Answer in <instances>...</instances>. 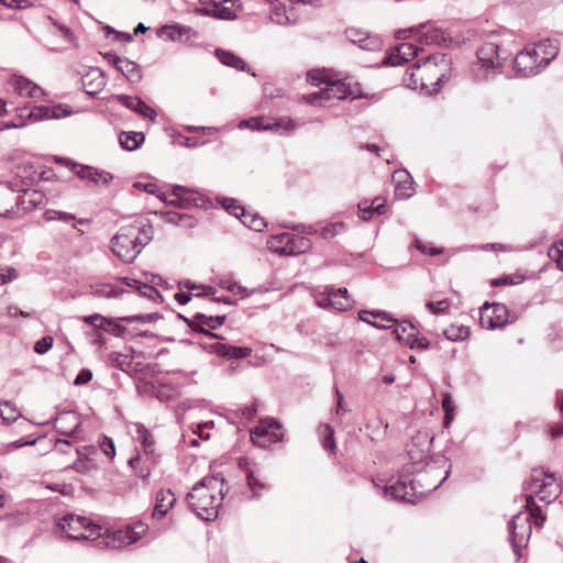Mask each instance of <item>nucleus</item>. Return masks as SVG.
Here are the masks:
<instances>
[{
  "mask_svg": "<svg viewBox=\"0 0 563 563\" xmlns=\"http://www.w3.org/2000/svg\"><path fill=\"white\" fill-rule=\"evenodd\" d=\"M297 124L294 120L287 119L286 121H279L274 124L260 125L257 119H249L243 120L240 123V128H251L253 130H284L285 132H290L296 129Z\"/></svg>",
  "mask_w": 563,
  "mask_h": 563,
  "instance_id": "36",
  "label": "nucleus"
},
{
  "mask_svg": "<svg viewBox=\"0 0 563 563\" xmlns=\"http://www.w3.org/2000/svg\"><path fill=\"white\" fill-rule=\"evenodd\" d=\"M419 48L411 43H401L396 47V52L390 54L384 60L385 65L399 66L418 55Z\"/></svg>",
  "mask_w": 563,
  "mask_h": 563,
  "instance_id": "31",
  "label": "nucleus"
},
{
  "mask_svg": "<svg viewBox=\"0 0 563 563\" xmlns=\"http://www.w3.org/2000/svg\"><path fill=\"white\" fill-rule=\"evenodd\" d=\"M216 55L219 58L220 63L228 67H232L236 70H242V71L250 70L247 64L241 57L233 54L232 52L218 48L216 51Z\"/></svg>",
  "mask_w": 563,
  "mask_h": 563,
  "instance_id": "37",
  "label": "nucleus"
},
{
  "mask_svg": "<svg viewBox=\"0 0 563 563\" xmlns=\"http://www.w3.org/2000/svg\"><path fill=\"white\" fill-rule=\"evenodd\" d=\"M58 528L70 540H88L98 536L99 527L90 519L81 516L68 515L59 519Z\"/></svg>",
  "mask_w": 563,
  "mask_h": 563,
  "instance_id": "7",
  "label": "nucleus"
},
{
  "mask_svg": "<svg viewBox=\"0 0 563 563\" xmlns=\"http://www.w3.org/2000/svg\"><path fill=\"white\" fill-rule=\"evenodd\" d=\"M335 396H336L335 415L343 416L349 411V409L344 402V396L338 388H335Z\"/></svg>",
  "mask_w": 563,
  "mask_h": 563,
  "instance_id": "62",
  "label": "nucleus"
},
{
  "mask_svg": "<svg viewBox=\"0 0 563 563\" xmlns=\"http://www.w3.org/2000/svg\"><path fill=\"white\" fill-rule=\"evenodd\" d=\"M20 119L27 122H38L47 119H60L71 114V109L64 104L36 106L26 112V108L20 110Z\"/></svg>",
  "mask_w": 563,
  "mask_h": 563,
  "instance_id": "15",
  "label": "nucleus"
},
{
  "mask_svg": "<svg viewBox=\"0 0 563 563\" xmlns=\"http://www.w3.org/2000/svg\"><path fill=\"white\" fill-rule=\"evenodd\" d=\"M0 217L21 218L20 181L0 184Z\"/></svg>",
  "mask_w": 563,
  "mask_h": 563,
  "instance_id": "10",
  "label": "nucleus"
},
{
  "mask_svg": "<svg viewBox=\"0 0 563 563\" xmlns=\"http://www.w3.org/2000/svg\"><path fill=\"white\" fill-rule=\"evenodd\" d=\"M168 222L188 228L195 225V220L192 219V217L186 213H170L168 216Z\"/></svg>",
  "mask_w": 563,
  "mask_h": 563,
  "instance_id": "50",
  "label": "nucleus"
},
{
  "mask_svg": "<svg viewBox=\"0 0 563 563\" xmlns=\"http://www.w3.org/2000/svg\"><path fill=\"white\" fill-rule=\"evenodd\" d=\"M441 64L443 66V69L445 70L449 66V62L446 60V56L444 54L440 55H429L426 57L422 63L417 62L413 67L417 70H420L422 68V74L418 77L416 73H411L410 78L412 82L417 86L418 80L421 81V86H428L426 80L431 79L430 77L435 75L437 68Z\"/></svg>",
  "mask_w": 563,
  "mask_h": 563,
  "instance_id": "18",
  "label": "nucleus"
},
{
  "mask_svg": "<svg viewBox=\"0 0 563 563\" xmlns=\"http://www.w3.org/2000/svg\"><path fill=\"white\" fill-rule=\"evenodd\" d=\"M147 529V525L143 522H136L125 531L124 538L128 543H135L146 533Z\"/></svg>",
  "mask_w": 563,
  "mask_h": 563,
  "instance_id": "46",
  "label": "nucleus"
},
{
  "mask_svg": "<svg viewBox=\"0 0 563 563\" xmlns=\"http://www.w3.org/2000/svg\"><path fill=\"white\" fill-rule=\"evenodd\" d=\"M549 255L555 258L558 267L563 271V242L558 247L551 249Z\"/></svg>",
  "mask_w": 563,
  "mask_h": 563,
  "instance_id": "63",
  "label": "nucleus"
},
{
  "mask_svg": "<svg viewBox=\"0 0 563 563\" xmlns=\"http://www.w3.org/2000/svg\"><path fill=\"white\" fill-rule=\"evenodd\" d=\"M426 306L432 313L438 314L448 311L450 302L446 299H443L439 301H428Z\"/></svg>",
  "mask_w": 563,
  "mask_h": 563,
  "instance_id": "54",
  "label": "nucleus"
},
{
  "mask_svg": "<svg viewBox=\"0 0 563 563\" xmlns=\"http://www.w3.org/2000/svg\"><path fill=\"white\" fill-rule=\"evenodd\" d=\"M44 218L46 221H63L65 223H71L73 228H76V223L82 224L88 223V219H76L75 214L65 212V211H57V210H47L44 213Z\"/></svg>",
  "mask_w": 563,
  "mask_h": 563,
  "instance_id": "41",
  "label": "nucleus"
},
{
  "mask_svg": "<svg viewBox=\"0 0 563 563\" xmlns=\"http://www.w3.org/2000/svg\"><path fill=\"white\" fill-rule=\"evenodd\" d=\"M432 442L433 435L428 429L419 430L411 437V441L407 445V452L412 465L426 462L429 457Z\"/></svg>",
  "mask_w": 563,
  "mask_h": 563,
  "instance_id": "14",
  "label": "nucleus"
},
{
  "mask_svg": "<svg viewBox=\"0 0 563 563\" xmlns=\"http://www.w3.org/2000/svg\"><path fill=\"white\" fill-rule=\"evenodd\" d=\"M422 30H424L422 32V37H421V42L429 45V44H443V43H446L448 40H450V35L446 34L445 31H443L442 29L435 26V25H432L430 23H423V24H420L418 27H411V29H408V30H401L398 32L397 34V37L398 38H405L406 37V33H411V32H421Z\"/></svg>",
  "mask_w": 563,
  "mask_h": 563,
  "instance_id": "19",
  "label": "nucleus"
},
{
  "mask_svg": "<svg viewBox=\"0 0 563 563\" xmlns=\"http://www.w3.org/2000/svg\"><path fill=\"white\" fill-rule=\"evenodd\" d=\"M157 36L165 41L185 42L190 37H197L198 32L190 26L181 25L178 23L166 24L157 30Z\"/></svg>",
  "mask_w": 563,
  "mask_h": 563,
  "instance_id": "21",
  "label": "nucleus"
},
{
  "mask_svg": "<svg viewBox=\"0 0 563 563\" xmlns=\"http://www.w3.org/2000/svg\"><path fill=\"white\" fill-rule=\"evenodd\" d=\"M409 479V474L405 471L396 483L385 487V494L390 495L394 499L411 501L412 497L418 494H412V490H410Z\"/></svg>",
  "mask_w": 563,
  "mask_h": 563,
  "instance_id": "26",
  "label": "nucleus"
},
{
  "mask_svg": "<svg viewBox=\"0 0 563 563\" xmlns=\"http://www.w3.org/2000/svg\"><path fill=\"white\" fill-rule=\"evenodd\" d=\"M57 423L59 424L58 431L62 434L73 435L77 432L80 423L77 421L76 416L73 412H64L57 419Z\"/></svg>",
  "mask_w": 563,
  "mask_h": 563,
  "instance_id": "39",
  "label": "nucleus"
},
{
  "mask_svg": "<svg viewBox=\"0 0 563 563\" xmlns=\"http://www.w3.org/2000/svg\"><path fill=\"white\" fill-rule=\"evenodd\" d=\"M113 99L118 100L124 107L136 112L137 114L142 115L143 118L150 119L151 121H154L157 117L156 111L152 107L146 104L139 97H132V96H128V95H115V96H113Z\"/></svg>",
  "mask_w": 563,
  "mask_h": 563,
  "instance_id": "24",
  "label": "nucleus"
},
{
  "mask_svg": "<svg viewBox=\"0 0 563 563\" xmlns=\"http://www.w3.org/2000/svg\"><path fill=\"white\" fill-rule=\"evenodd\" d=\"M282 439V426L273 419L261 420V422L251 430L252 442L261 448L277 443Z\"/></svg>",
  "mask_w": 563,
  "mask_h": 563,
  "instance_id": "13",
  "label": "nucleus"
},
{
  "mask_svg": "<svg viewBox=\"0 0 563 563\" xmlns=\"http://www.w3.org/2000/svg\"><path fill=\"white\" fill-rule=\"evenodd\" d=\"M227 319L225 314L222 316H206L205 313L197 312L196 320L201 321L210 331L220 328Z\"/></svg>",
  "mask_w": 563,
  "mask_h": 563,
  "instance_id": "47",
  "label": "nucleus"
},
{
  "mask_svg": "<svg viewBox=\"0 0 563 563\" xmlns=\"http://www.w3.org/2000/svg\"><path fill=\"white\" fill-rule=\"evenodd\" d=\"M532 49L541 63V66L545 68L556 57L560 48L558 41L545 38L537 43Z\"/></svg>",
  "mask_w": 563,
  "mask_h": 563,
  "instance_id": "27",
  "label": "nucleus"
},
{
  "mask_svg": "<svg viewBox=\"0 0 563 563\" xmlns=\"http://www.w3.org/2000/svg\"><path fill=\"white\" fill-rule=\"evenodd\" d=\"M221 203L230 214L234 216L238 219H241V217L244 214L245 208L239 205V202L235 199L223 198Z\"/></svg>",
  "mask_w": 563,
  "mask_h": 563,
  "instance_id": "48",
  "label": "nucleus"
},
{
  "mask_svg": "<svg viewBox=\"0 0 563 563\" xmlns=\"http://www.w3.org/2000/svg\"><path fill=\"white\" fill-rule=\"evenodd\" d=\"M514 69L522 78L537 76L544 68L541 66L532 47H526L514 59Z\"/></svg>",
  "mask_w": 563,
  "mask_h": 563,
  "instance_id": "17",
  "label": "nucleus"
},
{
  "mask_svg": "<svg viewBox=\"0 0 563 563\" xmlns=\"http://www.w3.org/2000/svg\"><path fill=\"white\" fill-rule=\"evenodd\" d=\"M394 333L399 341L408 344L410 341H412V336L418 335V330L411 322L401 321L396 323Z\"/></svg>",
  "mask_w": 563,
  "mask_h": 563,
  "instance_id": "42",
  "label": "nucleus"
},
{
  "mask_svg": "<svg viewBox=\"0 0 563 563\" xmlns=\"http://www.w3.org/2000/svg\"><path fill=\"white\" fill-rule=\"evenodd\" d=\"M408 345L410 349L427 350L430 346V341L424 336L418 338V335H415Z\"/></svg>",
  "mask_w": 563,
  "mask_h": 563,
  "instance_id": "61",
  "label": "nucleus"
},
{
  "mask_svg": "<svg viewBox=\"0 0 563 563\" xmlns=\"http://www.w3.org/2000/svg\"><path fill=\"white\" fill-rule=\"evenodd\" d=\"M0 417L4 422L11 423L21 417V412L12 402L0 401Z\"/></svg>",
  "mask_w": 563,
  "mask_h": 563,
  "instance_id": "44",
  "label": "nucleus"
},
{
  "mask_svg": "<svg viewBox=\"0 0 563 563\" xmlns=\"http://www.w3.org/2000/svg\"><path fill=\"white\" fill-rule=\"evenodd\" d=\"M324 430L327 432L324 439H323V448L325 450H330L331 452H333L335 450V441H334V430L330 427V426H324Z\"/></svg>",
  "mask_w": 563,
  "mask_h": 563,
  "instance_id": "57",
  "label": "nucleus"
},
{
  "mask_svg": "<svg viewBox=\"0 0 563 563\" xmlns=\"http://www.w3.org/2000/svg\"><path fill=\"white\" fill-rule=\"evenodd\" d=\"M325 100H330L332 98L342 100L346 98L354 99H372L377 101L379 99L378 95H368L363 91L362 85L353 80L351 77H345L343 79H331L327 82V87H324Z\"/></svg>",
  "mask_w": 563,
  "mask_h": 563,
  "instance_id": "6",
  "label": "nucleus"
},
{
  "mask_svg": "<svg viewBox=\"0 0 563 563\" xmlns=\"http://www.w3.org/2000/svg\"><path fill=\"white\" fill-rule=\"evenodd\" d=\"M10 84L14 91L21 97L38 99L44 96V91L38 85L23 76H12Z\"/></svg>",
  "mask_w": 563,
  "mask_h": 563,
  "instance_id": "25",
  "label": "nucleus"
},
{
  "mask_svg": "<svg viewBox=\"0 0 563 563\" xmlns=\"http://www.w3.org/2000/svg\"><path fill=\"white\" fill-rule=\"evenodd\" d=\"M53 346V338L47 335L38 340L34 344V352L37 354H44L49 351Z\"/></svg>",
  "mask_w": 563,
  "mask_h": 563,
  "instance_id": "55",
  "label": "nucleus"
},
{
  "mask_svg": "<svg viewBox=\"0 0 563 563\" xmlns=\"http://www.w3.org/2000/svg\"><path fill=\"white\" fill-rule=\"evenodd\" d=\"M247 485L250 489L253 492L254 496H257L258 489H268V485L262 481L261 476L256 474L254 471H250L247 473Z\"/></svg>",
  "mask_w": 563,
  "mask_h": 563,
  "instance_id": "49",
  "label": "nucleus"
},
{
  "mask_svg": "<svg viewBox=\"0 0 563 563\" xmlns=\"http://www.w3.org/2000/svg\"><path fill=\"white\" fill-rule=\"evenodd\" d=\"M510 322L508 308L498 302H485L479 310V324L488 330L504 328Z\"/></svg>",
  "mask_w": 563,
  "mask_h": 563,
  "instance_id": "12",
  "label": "nucleus"
},
{
  "mask_svg": "<svg viewBox=\"0 0 563 563\" xmlns=\"http://www.w3.org/2000/svg\"><path fill=\"white\" fill-rule=\"evenodd\" d=\"M345 34L351 43L358 45L362 49L376 51L380 46V41L375 36H371L365 31L358 29H349L346 30Z\"/></svg>",
  "mask_w": 563,
  "mask_h": 563,
  "instance_id": "30",
  "label": "nucleus"
},
{
  "mask_svg": "<svg viewBox=\"0 0 563 563\" xmlns=\"http://www.w3.org/2000/svg\"><path fill=\"white\" fill-rule=\"evenodd\" d=\"M125 292L114 284H96L91 286V295L99 298H117Z\"/></svg>",
  "mask_w": 563,
  "mask_h": 563,
  "instance_id": "40",
  "label": "nucleus"
},
{
  "mask_svg": "<svg viewBox=\"0 0 563 563\" xmlns=\"http://www.w3.org/2000/svg\"><path fill=\"white\" fill-rule=\"evenodd\" d=\"M137 290H139V292L142 296L147 297L150 299H155V297L162 298V296L158 292V290L156 288H154L153 286L147 285V284L141 283V285H139V289Z\"/></svg>",
  "mask_w": 563,
  "mask_h": 563,
  "instance_id": "59",
  "label": "nucleus"
},
{
  "mask_svg": "<svg viewBox=\"0 0 563 563\" xmlns=\"http://www.w3.org/2000/svg\"><path fill=\"white\" fill-rule=\"evenodd\" d=\"M98 442L104 455L112 460L115 456V446L113 440L107 435H101Z\"/></svg>",
  "mask_w": 563,
  "mask_h": 563,
  "instance_id": "51",
  "label": "nucleus"
},
{
  "mask_svg": "<svg viewBox=\"0 0 563 563\" xmlns=\"http://www.w3.org/2000/svg\"><path fill=\"white\" fill-rule=\"evenodd\" d=\"M406 472L409 475L413 474V477L409 479L410 490H412V494L420 496L437 489L451 473L450 470H446L442 476L435 463H426L424 470L416 468L415 465L411 464V466L406 467Z\"/></svg>",
  "mask_w": 563,
  "mask_h": 563,
  "instance_id": "4",
  "label": "nucleus"
},
{
  "mask_svg": "<svg viewBox=\"0 0 563 563\" xmlns=\"http://www.w3.org/2000/svg\"><path fill=\"white\" fill-rule=\"evenodd\" d=\"M317 303L322 308H333L338 311H345L351 307L349 296H342L335 292L333 287H327L323 292L317 297Z\"/></svg>",
  "mask_w": 563,
  "mask_h": 563,
  "instance_id": "23",
  "label": "nucleus"
},
{
  "mask_svg": "<svg viewBox=\"0 0 563 563\" xmlns=\"http://www.w3.org/2000/svg\"><path fill=\"white\" fill-rule=\"evenodd\" d=\"M476 55L481 67L486 71V77L489 73H495L496 69L501 68L510 56L507 51L500 48L497 42L493 41L484 42L477 48Z\"/></svg>",
  "mask_w": 563,
  "mask_h": 563,
  "instance_id": "8",
  "label": "nucleus"
},
{
  "mask_svg": "<svg viewBox=\"0 0 563 563\" xmlns=\"http://www.w3.org/2000/svg\"><path fill=\"white\" fill-rule=\"evenodd\" d=\"M121 66L119 67V71L132 84L140 82L142 79V69L139 64L128 59L126 57L123 60H119Z\"/></svg>",
  "mask_w": 563,
  "mask_h": 563,
  "instance_id": "38",
  "label": "nucleus"
},
{
  "mask_svg": "<svg viewBox=\"0 0 563 563\" xmlns=\"http://www.w3.org/2000/svg\"><path fill=\"white\" fill-rule=\"evenodd\" d=\"M92 379V372L90 369L84 368L76 376L74 384L75 385H85Z\"/></svg>",
  "mask_w": 563,
  "mask_h": 563,
  "instance_id": "64",
  "label": "nucleus"
},
{
  "mask_svg": "<svg viewBox=\"0 0 563 563\" xmlns=\"http://www.w3.org/2000/svg\"><path fill=\"white\" fill-rule=\"evenodd\" d=\"M45 194L40 190L24 189L20 185V208L21 217L31 212L45 201Z\"/></svg>",
  "mask_w": 563,
  "mask_h": 563,
  "instance_id": "28",
  "label": "nucleus"
},
{
  "mask_svg": "<svg viewBox=\"0 0 563 563\" xmlns=\"http://www.w3.org/2000/svg\"><path fill=\"white\" fill-rule=\"evenodd\" d=\"M144 141V134L137 132H121L119 136L120 145L128 151L136 150Z\"/></svg>",
  "mask_w": 563,
  "mask_h": 563,
  "instance_id": "43",
  "label": "nucleus"
},
{
  "mask_svg": "<svg viewBox=\"0 0 563 563\" xmlns=\"http://www.w3.org/2000/svg\"><path fill=\"white\" fill-rule=\"evenodd\" d=\"M307 80L312 85V86H321V85H325L327 86V82L331 80V78H328L324 73L320 71V70H312V71H309L307 74Z\"/></svg>",
  "mask_w": 563,
  "mask_h": 563,
  "instance_id": "52",
  "label": "nucleus"
},
{
  "mask_svg": "<svg viewBox=\"0 0 563 563\" xmlns=\"http://www.w3.org/2000/svg\"><path fill=\"white\" fill-rule=\"evenodd\" d=\"M393 180L396 183L395 197L398 199H408L413 192V180L406 170H397L393 174Z\"/></svg>",
  "mask_w": 563,
  "mask_h": 563,
  "instance_id": "32",
  "label": "nucleus"
},
{
  "mask_svg": "<svg viewBox=\"0 0 563 563\" xmlns=\"http://www.w3.org/2000/svg\"><path fill=\"white\" fill-rule=\"evenodd\" d=\"M371 316L379 320L372 323V325L377 329H390L397 323V320L394 319L393 316L386 311L376 310L374 312H371Z\"/></svg>",
  "mask_w": 563,
  "mask_h": 563,
  "instance_id": "45",
  "label": "nucleus"
},
{
  "mask_svg": "<svg viewBox=\"0 0 563 563\" xmlns=\"http://www.w3.org/2000/svg\"><path fill=\"white\" fill-rule=\"evenodd\" d=\"M152 239V225H124L112 236L111 250L121 261L132 263Z\"/></svg>",
  "mask_w": 563,
  "mask_h": 563,
  "instance_id": "3",
  "label": "nucleus"
},
{
  "mask_svg": "<svg viewBox=\"0 0 563 563\" xmlns=\"http://www.w3.org/2000/svg\"><path fill=\"white\" fill-rule=\"evenodd\" d=\"M78 459L70 465V468L78 473H89L97 470V464L88 457V453L96 452L93 446H82L76 450Z\"/></svg>",
  "mask_w": 563,
  "mask_h": 563,
  "instance_id": "33",
  "label": "nucleus"
},
{
  "mask_svg": "<svg viewBox=\"0 0 563 563\" xmlns=\"http://www.w3.org/2000/svg\"><path fill=\"white\" fill-rule=\"evenodd\" d=\"M531 534V523L522 512L515 515L509 522V542L517 558L521 556L520 550L527 547Z\"/></svg>",
  "mask_w": 563,
  "mask_h": 563,
  "instance_id": "11",
  "label": "nucleus"
},
{
  "mask_svg": "<svg viewBox=\"0 0 563 563\" xmlns=\"http://www.w3.org/2000/svg\"><path fill=\"white\" fill-rule=\"evenodd\" d=\"M175 501L176 498L174 497V494L170 489H161L156 494L155 507L152 514L153 518L159 519L164 517L167 514V511L174 506Z\"/></svg>",
  "mask_w": 563,
  "mask_h": 563,
  "instance_id": "34",
  "label": "nucleus"
},
{
  "mask_svg": "<svg viewBox=\"0 0 563 563\" xmlns=\"http://www.w3.org/2000/svg\"><path fill=\"white\" fill-rule=\"evenodd\" d=\"M224 478L219 475L206 476L196 483L186 496L190 510L206 521L216 519L224 497Z\"/></svg>",
  "mask_w": 563,
  "mask_h": 563,
  "instance_id": "2",
  "label": "nucleus"
},
{
  "mask_svg": "<svg viewBox=\"0 0 563 563\" xmlns=\"http://www.w3.org/2000/svg\"><path fill=\"white\" fill-rule=\"evenodd\" d=\"M57 162L70 166L76 176L82 180H88L93 184L101 183L103 185H109L113 180V175L109 172L89 165L77 164L65 157L57 158Z\"/></svg>",
  "mask_w": 563,
  "mask_h": 563,
  "instance_id": "16",
  "label": "nucleus"
},
{
  "mask_svg": "<svg viewBox=\"0 0 563 563\" xmlns=\"http://www.w3.org/2000/svg\"><path fill=\"white\" fill-rule=\"evenodd\" d=\"M82 321L93 325L97 330H102L118 338L123 336L126 331L125 327L119 324L115 319L106 318L99 313L86 316L82 318Z\"/></svg>",
  "mask_w": 563,
  "mask_h": 563,
  "instance_id": "22",
  "label": "nucleus"
},
{
  "mask_svg": "<svg viewBox=\"0 0 563 563\" xmlns=\"http://www.w3.org/2000/svg\"><path fill=\"white\" fill-rule=\"evenodd\" d=\"M206 325L201 321L195 322V325L192 328V331L202 333L209 339H211V342H206L201 344L202 349L207 351L208 353L216 354L218 356H223L228 358H244L251 355L252 349L247 346H234L230 345L228 343H223L220 341H217L219 339V335L211 332L209 329L205 328Z\"/></svg>",
  "mask_w": 563,
  "mask_h": 563,
  "instance_id": "5",
  "label": "nucleus"
},
{
  "mask_svg": "<svg viewBox=\"0 0 563 563\" xmlns=\"http://www.w3.org/2000/svg\"><path fill=\"white\" fill-rule=\"evenodd\" d=\"M522 282V278L519 276H504L500 278H495L492 280V286L498 287V286H506V285H518Z\"/></svg>",
  "mask_w": 563,
  "mask_h": 563,
  "instance_id": "56",
  "label": "nucleus"
},
{
  "mask_svg": "<svg viewBox=\"0 0 563 563\" xmlns=\"http://www.w3.org/2000/svg\"><path fill=\"white\" fill-rule=\"evenodd\" d=\"M81 84L87 95L96 96L106 86V78L99 68H91L81 77Z\"/></svg>",
  "mask_w": 563,
  "mask_h": 563,
  "instance_id": "29",
  "label": "nucleus"
},
{
  "mask_svg": "<svg viewBox=\"0 0 563 563\" xmlns=\"http://www.w3.org/2000/svg\"><path fill=\"white\" fill-rule=\"evenodd\" d=\"M303 99L307 103L313 106H322L323 103L321 102V100H325L324 88H321L320 91L303 96Z\"/></svg>",
  "mask_w": 563,
  "mask_h": 563,
  "instance_id": "58",
  "label": "nucleus"
},
{
  "mask_svg": "<svg viewBox=\"0 0 563 563\" xmlns=\"http://www.w3.org/2000/svg\"><path fill=\"white\" fill-rule=\"evenodd\" d=\"M271 19H272L273 22H275L277 24H287V23H289V16L285 14V9L284 8H276L272 12Z\"/></svg>",
  "mask_w": 563,
  "mask_h": 563,
  "instance_id": "60",
  "label": "nucleus"
},
{
  "mask_svg": "<svg viewBox=\"0 0 563 563\" xmlns=\"http://www.w3.org/2000/svg\"><path fill=\"white\" fill-rule=\"evenodd\" d=\"M244 225L255 232H262L266 228L267 223L264 218L258 214H254L252 216L251 221L244 220Z\"/></svg>",
  "mask_w": 563,
  "mask_h": 563,
  "instance_id": "53",
  "label": "nucleus"
},
{
  "mask_svg": "<svg viewBox=\"0 0 563 563\" xmlns=\"http://www.w3.org/2000/svg\"><path fill=\"white\" fill-rule=\"evenodd\" d=\"M526 495V509L529 522L536 527L542 528L545 522V515L541 507L537 504L536 497L540 501L549 505L554 501L561 494V485L558 483L554 473L547 472L544 468H533L529 478L523 484Z\"/></svg>",
  "mask_w": 563,
  "mask_h": 563,
  "instance_id": "1",
  "label": "nucleus"
},
{
  "mask_svg": "<svg viewBox=\"0 0 563 563\" xmlns=\"http://www.w3.org/2000/svg\"><path fill=\"white\" fill-rule=\"evenodd\" d=\"M267 243L271 249L280 255H298L305 253L311 246L309 239L286 232L272 236Z\"/></svg>",
  "mask_w": 563,
  "mask_h": 563,
  "instance_id": "9",
  "label": "nucleus"
},
{
  "mask_svg": "<svg viewBox=\"0 0 563 563\" xmlns=\"http://www.w3.org/2000/svg\"><path fill=\"white\" fill-rule=\"evenodd\" d=\"M228 2L229 0L214 1L212 5L200 9V12L205 15L212 16L219 20H233L235 19L236 15L235 12L230 7L225 5V3Z\"/></svg>",
  "mask_w": 563,
  "mask_h": 563,
  "instance_id": "35",
  "label": "nucleus"
},
{
  "mask_svg": "<svg viewBox=\"0 0 563 563\" xmlns=\"http://www.w3.org/2000/svg\"><path fill=\"white\" fill-rule=\"evenodd\" d=\"M170 196L173 198L168 203L178 205L181 208L203 207L206 202L202 195L179 185L174 187Z\"/></svg>",
  "mask_w": 563,
  "mask_h": 563,
  "instance_id": "20",
  "label": "nucleus"
}]
</instances>
